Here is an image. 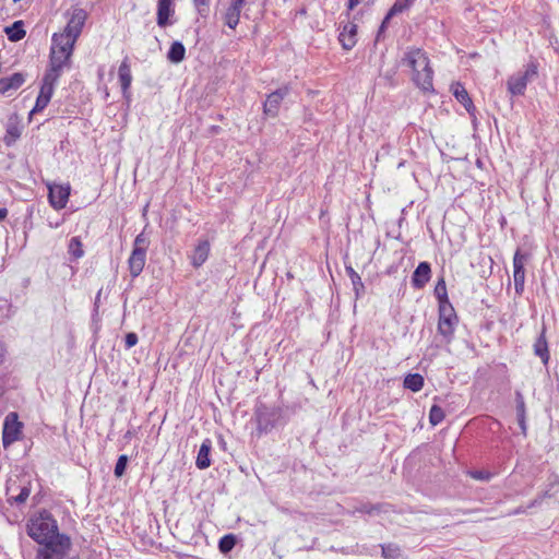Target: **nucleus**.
<instances>
[{
	"mask_svg": "<svg viewBox=\"0 0 559 559\" xmlns=\"http://www.w3.org/2000/svg\"><path fill=\"white\" fill-rule=\"evenodd\" d=\"M404 62L413 71V81L423 92L433 91V71L427 55L419 48L406 52Z\"/></svg>",
	"mask_w": 559,
	"mask_h": 559,
	"instance_id": "f257e3e1",
	"label": "nucleus"
},
{
	"mask_svg": "<svg viewBox=\"0 0 559 559\" xmlns=\"http://www.w3.org/2000/svg\"><path fill=\"white\" fill-rule=\"evenodd\" d=\"M75 41L71 38L56 33L51 38V48L49 57V70L63 73L64 69L71 67V56Z\"/></svg>",
	"mask_w": 559,
	"mask_h": 559,
	"instance_id": "f03ea898",
	"label": "nucleus"
},
{
	"mask_svg": "<svg viewBox=\"0 0 559 559\" xmlns=\"http://www.w3.org/2000/svg\"><path fill=\"white\" fill-rule=\"evenodd\" d=\"M27 534L38 544H43L55 536L60 535L58 533L57 521L47 511H43L38 516L29 520L27 524Z\"/></svg>",
	"mask_w": 559,
	"mask_h": 559,
	"instance_id": "7ed1b4c3",
	"label": "nucleus"
},
{
	"mask_svg": "<svg viewBox=\"0 0 559 559\" xmlns=\"http://www.w3.org/2000/svg\"><path fill=\"white\" fill-rule=\"evenodd\" d=\"M148 239L144 233L139 234L133 241V249L128 260L130 275L135 278L144 269Z\"/></svg>",
	"mask_w": 559,
	"mask_h": 559,
	"instance_id": "20e7f679",
	"label": "nucleus"
},
{
	"mask_svg": "<svg viewBox=\"0 0 559 559\" xmlns=\"http://www.w3.org/2000/svg\"><path fill=\"white\" fill-rule=\"evenodd\" d=\"M44 547L38 551V559H64L71 540L67 535H58L43 543Z\"/></svg>",
	"mask_w": 559,
	"mask_h": 559,
	"instance_id": "39448f33",
	"label": "nucleus"
},
{
	"mask_svg": "<svg viewBox=\"0 0 559 559\" xmlns=\"http://www.w3.org/2000/svg\"><path fill=\"white\" fill-rule=\"evenodd\" d=\"M457 321V316L452 305L439 306L438 333L443 337L447 344L451 343L453 340Z\"/></svg>",
	"mask_w": 559,
	"mask_h": 559,
	"instance_id": "423d86ee",
	"label": "nucleus"
},
{
	"mask_svg": "<svg viewBox=\"0 0 559 559\" xmlns=\"http://www.w3.org/2000/svg\"><path fill=\"white\" fill-rule=\"evenodd\" d=\"M536 75L537 67L534 63L527 64L523 72H519L508 79V92L512 96L524 95L528 82H531Z\"/></svg>",
	"mask_w": 559,
	"mask_h": 559,
	"instance_id": "0eeeda50",
	"label": "nucleus"
},
{
	"mask_svg": "<svg viewBox=\"0 0 559 559\" xmlns=\"http://www.w3.org/2000/svg\"><path fill=\"white\" fill-rule=\"evenodd\" d=\"M22 433V423L19 421L16 413L7 415L2 429V444L4 448L10 447L20 439Z\"/></svg>",
	"mask_w": 559,
	"mask_h": 559,
	"instance_id": "6e6552de",
	"label": "nucleus"
},
{
	"mask_svg": "<svg viewBox=\"0 0 559 559\" xmlns=\"http://www.w3.org/2000/svg\"><path fill=\"white\" fill-rule=\"evenodd\" d=\"M289 85H283L276 91L270 93L263 104V112L267 117L275 118L278 115L283 99L289 94Z\"/></svg>",
	"mask_w": 559,
	"mask_h": 559,
	"instance_id": "1a4fd4ad",
	"label": "nucleus"
},
{
	"mask_svg": "<svg viewBox=\"0 0 559 559\" xmlns=\"http://www.w3.org/2000/svg\"><path fill=\"white\" fill-rule=\"evenodd\" d=\"M87 19V13L83 9H74L71 13V16L68 21L67 26L64 27L63 32L60 34L71 38V41H76L78 37L80 36L82 28L85 24V21Z\"/></svg>",
	"mask_w": 559,
	"mask_h": 559,
	"instance_id": "9d476101",
	"label": "nucleus"
},
{
	"mask_svg": "<svg viewBox=\"0 0 559 559\" xmlns=\"http://www.w3.org/2000/svg\"><path fill=\"white\" fill-rule=\"evenodd\" d=\"M526 255L520 250H516L513 257V280L516 294H522L525 283V265Z\"/></svg>",
	"mask_w": 559,
	"mask_h": 559,
	"instance_id": "9b49d317",
	"label": "nucleus"
},
{
	"mask_svg": "<svg viewBox=\"0 0 559 559\" xmlns=\"http://www.w3.org/2000/svg\"><path fill=\"white\" fill-rule=\"evenodd\" d=\"M257 428L260 432L270 431L275 424L276 414L261 404L255 408Z\"/></svg>",
	"mask_w": 559,
	"mask_h": 559,
	"instance_id": "f8f14e48",
	"label": "nucleus"
},
{
	"mask_svg": "<svg viewBox=\"0 0 559 559\" xmlns=\"http://www.w3.org/2000/svg\"><path fill=\"white\" fill-rule=\"evenodd\" d=\"M70 195V187L69 186H61V185H53L49 186V202L51 206L56 210H61L66 207L68 199Z\"/></svg>",
	"mask_w": 559,
	"mask_h": 559,
	"instance_id": "ddd939ff",
	"label": "nucleus"
},
{
	"mask_svg": "<svg viewBox=\"0 0 559 559\" xmlns=\"http://www.w3.org/2000/svg\"><path fill=\"white\" fill-rule=\"evenodd\" d=\"M61 74L62 73H59V72H56L55 70L48 69L43 78L41 86H40L38 95L44 96L48 99H51V96L55 91V86H56L59 78L61 76Z\"/></svg>",
	"mask_w": 559,
	"mask_h": 559,
	"instance_id": "4468645a",
	"label": "nucleus"
},
{
	"mask_svg": "<svg viewBox=\"0 0 559 559\" xmlns=\"http://www.w3.org/2000/svg\"><path fill=\"white\" fill-rule=\"evenodd\" d=\"M357 25L348 22L343 26L340 33L338 39L342 47L346 50H350L356 45Z\"/></svg>",
	"mask_w": 559,
	"mask_h": 559,
	"instance_id": "2eb2a0df",
	"label": "nucleus"
},
{
	"mask_svg": "<svg viewBox=\"0 0 559 559\" xmlns=\"http://www.w3.org/2000/svg\"><path fill=\"white\" fill-rule=\"evenodd\" d=\"M210 242L204 239L200 240L190 255L191 264L200 267L209 258Z\"/></svg>",
	"mask_w": 559,
	"mask_h": 559,
	"instance_id": "dca6fc26",
	"label": "nucleus"
},
{
	"mask_svg": "<svg viewBox=\"0 0 559 559\" xmlns=\"http://www.w3.org/2000/svg\"><path fill=\"white\" fill-rule=\"evenodd\" d=\"M431 269L428 262H420L412 276V284L416 288H423L430 280Z\"/></svg>",
	"mask_w": 559,
	"mask_h": 559,
	"instance_id": "f3484780",
	"label": "nucleus"
},
{
	"mask_svg": "<svg viewBox=\"0 0 559 559\" xmlns=\"http://www.w3.org/2000/svg\"><path fill=\"white\" fill-rule=\"evenodd\" d=\"M119 81L123 96H128L132 83L131 67L128 57L123 59L118 70Z\"/></svg>",
	"mask_w": 559,
	"mask_h": 559,
	"instance_id": "a211bd4d",
	"label": "nucleus"
},
{
	"mask_svg": "<svg viewBox=\"0 0 559 559\" xmlns=\"http://www.w3.org/2000/svg\"><path fill=\"white\" fill-rule=\"evenodd\" d=\"M173 0H158L157 3V24L164 27L168 24L169 16L173 14Z\"/></svg>",
	"mask_w": 559,
	"mask_h": 559,
	"instance_id": "6ab92c4d",
	"label": "nucleus"
},
{
	"mask_svg": "<svg viewBox=\"0 0 559 559\" xmlns=\"http://www.w3.org/2000/svg\"><path fill=\"white\" fill-rule=\"evenodd\" d=\"M212 442L210 439H205L198 452L195 465L200 469H205L211 465L210 452H211Z\"/></svg>",
	"mask_w": 559,
	"mask_h": 559,
	"instance_id": "aec40b11",
	"label": "nucleus"
},
{
	"mask_svg": "<svg viewBox=\"0 0 559 559\" xmlns=\"http://www.w3.org/2000/svg\"><path fill=\"white\" fill-rule=\"evenodd\" d=\"M24 83V76L21 73H13L8 78L0 79V93L5 94L11 90H17Z\"/></svg>",
	"mask_w": 559,
	"mask_h": 559,
	"instance_id": "412c9836",
	"label": "nucleus"
},
{
	"mask_svg": "<svg viewBox=\"0 0 559 559\" xmlns=\"http://www.w3.org/2000/svg\"><path fill=\"white\" fill-rule=\"evenodd\" d=\"M534 354L538 356L544 365L548 364L549 360V349L548 343L545 336V329H543L540 335L537 337L534 344Z\"/></svg>",
	"mask_w": 559,
	"mask_h": 559,
	"instance_id": "4be33fe9",
	"label": "nucleus"
},
{
	"mask_svg": "<svg viewBox=\"0 0 559 559\" xmlns=\"http://www.w3.org/2000/svg\"><path fill=\"white\" fill-rule=\"evenodd\" d=\"M452 92L455 98L465 107L468 112L474 108L473 102L467 91L461 83H455L452 85Z\"/></svg>",
	"mask_w": 559,
	"mask_h": 559,
	"instance_id": "5701e85b",
	"label": "nucleus"
},
{
	"mask_svg": "<svg viewBox=\"0 0 559 559\" xmlns=\"http://www.w3.org/2000/svg\"><path fill=\"white\" fill-rule=\"evenodd\" d=\"M515 403H516V416L518 423L522 430L523 435H526V421H525V402L523 394L520 391L515 392Z\"/></svg>",
	"mask_w": 559,
	"mask_h": 559,
	"instance_id": "b1692460",
	"label": "nucleus"
},
{
	"mask_svg": "<svg viewBox=\"0 0 559 559\" xmlns=\"http://www.w3.org/2000/svg\"><path fill=\"white\" fill-rule=\"evenodd\" d=\"M186 48L180 41H174L168 50L167 58L173 63H179L185 59Z\"/></svg>",
	"mask_w": 559,
	"mask_h": 559,
	"instance_id": "393cba45",
	"label": "nucleus"
},
{
	"mask_svg": "<svg viewBox=\"0 0 559 559\" xmlns=\"http://www.w3.org/2000/svg\"><path fill=\"white\" fill-rule=\"evenodd\" d=\"M5 34L11 41H19L25 36L22 21H15L11 26L5 27Z\"/></svg>",
	"mask_w": 559,
	"mask_h": 559,
	"instance_id": "a878e982",
	"label": "nucleus"
},
{
	"mask_svg": "<svg viewBox=\"0 0 559 559\" xmlns=\"http://www.w3.org/2000/svg\"><path fill=\"white\" fill-rule=\"evenodd\" d=\"M240 13H241V11L230 3V5L227 8V10L224 14L225 24L228 27L235 29L239 23Z\"/></svg>",
	"mask_w": 559,
	"mask_h": 559,
	"instance_id": "bb28decb",
	"label": "nucleus"
},
{
	"mask_svg": "<svg viewBox=\"0 0 559 559\" xmlns=\"http://www.w3.org/2000/svg\"><path fill=\"white\" fill-rule=\"evenodd\" d=\"M22 134V129L17 122L9 121L7 124L4 142L7 145L14 143Z\"/></svg>",
	"mask_w": 559,
	"mask_h": 559,
	"instance_id": "cd10ccee",
	"label": "nucleus"
},
{
	"mask_svg": "<svg viewBox=\"0 0 559 559\" xmlns=\"http://www.w3.org/2000/svg\"><path fill=\"white\" fill-rule=\"evenodd\" d=\"M404 386L413 392H418L424 386V378L419 373L407 374L404 379Z\"/></svg>",
	"mask_w": 559,
	"mask_h": 559,
	"instance_id": "c85d7f7f",
	"label": "nucleus"
},
{
	"mask_svg": "<svg viewBox=\"0 0 559 559\" xmlns=\"http://www.w3.org/2000/svg\"><path fill=\"white\" fill-rule=\"evenodd\" d=\"M413 2L414 0H396L385 15V20H391L392 16L404 12L413 4Z\"/></svg>",
	"mask_w": 559,
	"mask_h": 559,
	"instance_id": "c756f323",
	"label": "nucleus"
},
{
	"mask_svg": "<svg viewBox=\"0 0 559 559\" xmlns=\"http://www.w3.org/2000/svg\"><path fill=\"white\" fill-rule=\"evenodd\" d=\"M68 251L75 260L84 255L83 245L79 237H72L70 239Z\"/></svg>",
	"mask_w": 559,
	"mask_h": 559,
	"instance_id": "7c9ffc66",
	"label": "nucleus"
},
{
	"mask_svg": "<svg viewBox=\"0 0 559 559\" xmlns=\"http://www.w3.org/2000/svg\"><path fill=\"white\" fill-rule=\"evenodd\" d=\"M435 295L440 305H451L448 299L447 285L443 278H440L435 287Z\"/></svg>",
	"mask_w": 559,
	"mask_h": 559,
	"instance_id": "2f4dec72",
	"label": "nucleus"
},
{
	"mask_svg": "<svg viewBox=\"0 0 559 559\" xmlns=\"http://www.w3.org/2000/svg\"><path fill=\"white\" fill-rule=\"evenodd\" d=\"M444 419V412L438 405H432L429 412V421L432 426H437Z\"/></svg>",
	"mask_w": 559,
	"mask_h": 559,
	"instance_id": "473e14b6",
	"label": "nucleus"
},
{
	"mask_svg": "<svg viewBox=\"0 0 559 559\" xmlns=\"http://www.w3.org/2000/svg\"><path fill=\"white\" fill-rule=\"evenodd\" d=\"M236 544V539L233 535H226L221 538L218 548L223 554L230 551Z\"/></svg>",
	"mask_w": 559,
	"mask_h": 559,
	"instance_id": "72a5a7b5",
	"label": "nucleus"
},
{
	"mask_svg": "<svg viewBox=\"0 0 559 559\" xmlns=\"http://www.w3.org/2000/svg\"><path fill=\"white\" fill-rule=\"evenodd\" d=\"M127 464H128V456L124 454L120 455L118 457V461L116 463L115 471H114L116 477H121L124 474Z\"/></svg>",
	"mask_w": 559,
	"mask_h": 559,
	"instance_id": "f704fd0d",
	"label": "nucleus"
},
{
	"mask_svg": "<svg viewBox=\"0 0 559 559\" xmlns=\"http://www.w3.org/2000/svg\"><path fill=\"white\" fill-rule=\"evenodd\" d=\"M49 102H50V99H48V98H46L44 96L38 95L37 98H36L35 106L31 110L29 115L32 116L34 114L43 111L47 107Z\"/></svg>",
	"mask_w": 559,
	"mask_h": 559,
	"instance_id": "c9c22d12",
	"label": "nucleus"
},
{
	"mask_svg": "<svg viewBox=\"0 0 559 559\" xmlns=\"http://www.w3.org/2000/svg\"><path fill=\"white\" fill-rule=\"evenodd\" d=\"M138 335L134 332L127 333L124 337V345L127 349H130L131 347L135 346L138 344Z\"/></svg>",
	"mask_w": 559,
	"mask_h": 559,
	"instance_id": "e433bc0d",
	"label": "nucleus"
},
{
	"mask_svg": "<svg viewBox=\"0 0 559 559\" xmlns=\"http://www.w3.org/2000/svg\"><path fill=\"white\" fill-rule=\"evenodd\" d=\"M399 554V548L392 545L382 546V555L385 558H394Z\"/></svg>",
	"mask_w": 559,
	"mask_h": 559,
	"instance_id": "4c0bfd02",
	"label": "nucleus"
},
{
	"mask_svg": "<svg viewBox=\"0 0 559 559\" xmlns=\"http://www.w3.org/2000/svg\"><path fill=\"white\" fill-rule=\"evenodd\" d=\"M469 474L474 479H478V480H489L490 479V474L488 472L473 471Z\"/></svg>",
	"mask_w": 559,
	"mask_h": 559,
	"instance_id": "58836bf2",
	"label": "nucleus"
},
{
	"mask_svg": "<svg viewBox=\"0 0 559 559\" xmlns=\"http://www.w3.org/2000/svg\"><path fill=\"white\" fill-rule=\"evenodd\" d=\"M31 490L26 487H23L20 493L14 498L16 503H23L27 500Z\"/></svg>",
	"mask_w": 559,
	"mask_h": 559,
	"instance_id": "ea45409f",
	"label": "nucleus"
},
{
	"mask_svg": "<svg viewBox=\"0 0 559 559\" xmlns=\"http://www.w3.org/2000/svg\"><path fill=\"white\" fill-rule=\"evenodd\" d=\"M374 510H378V507L364 503V504L357 507L355 512L371 514Z\"/></svg>",
	"mask_w": 559,
	"mask_h": 559,
	"instance_id": "a19ab883",
	"label": "nucleus"
},
{
	"mask_svg": "<svg viewBox=\"0 0 559 559\" xmlns=\"http://www.w3.org/2000/svg\"><path fill=\"white\" fill-rule=\"evenodd\" d=\"M193 1H194V4L198 8V11L200 13H203L204 11L207 10L210 0H193Z\"/></svg>",
	"mask_w": 559,
	"mask_h": 559,
	"instance_id": "79ce46f5",
	"label": "nucleus"
},
{
	"mask_svg": "<svg viewBox=\"0 0 559 559\" xmlns=\"http://www.w3.org/2000/svg\"><path fill=\"white\" fill-rule=\"evenodd\" d=\"M348 272H349V275L353 281L354 286H356L357 283H359L361 285L359 275L352 267L348 269Z\"/></svg>",
	"mask_w": 559,
	"mask_h": 559,
	"instance_id": "37998d69",
	"label": "nucleus"
},
{
	"mask_svg": "<svg viewBox=\"0 0 559 559\" xmlns=\"http://www.w3.org/2000/svg\"><path fill=\"white\" fill-rule=\"evenodd\" d=\"M247 2L248 0H233L231 4L241 11V9Z\"/></svg>",
	"mask_w": 559,
	"mask_h": 559,
	"instance_id": "c03bdc74",
	"label": "nucleus"
},
{
	"mask_svg": "<svg viewBox=\"0 0 559 559\" xmlns=\"http://www.w3.org/2000/svg\"><path fill=\"white\" fill-rule=\"evenodd\" d=\"M361 0H348L347 8L348 10H353L356 5L360 3Z\"/></svg>",
	"mask_w": 559,
	"mask_h": 559,
	"instance_id": "a18cd8bd",
	"label": "nucleus"
},
{
	"mask_svg": "<svg viewBox=\"0 0 559 559\" xmlns=\"http://www.w3.org/2000/svg\"><path fill=\"white\" fill-rule=\"evenodd\" d=\"M8 215V210L5 207L0 209V222L3 221Z\"/></svg>",
	"mask_w": 559,
	"mask_h": 559,
	"instance_id": "49530a36",
	"label": "nucleus"
},
{
	"mask_svg": "<svg viewBox=\"0 0 559 559\" xmlns=\"http://www.w3.org/2000/svg\"><path fill=\"white\" fill-rule=\"evenodd\" d=\"M385 25L384 23H381L380 27H379V32H378V35H377V40L380 38L381 34L384 32L385 29Z\"/></svg>",
	"mask_w": 559,
	"mask_h": 559,
	"instance_id": "de8ad7c7",
	"label": "nucleus"
},
{
	"mask_svg": "<svg viewBox=\"0 0 559 559\" xmlns=\"http://www.w3.org/2000/svg\"><path fill=\"white\" fill-rule=\"evenodd\" d=\"M523 510L521 508L514 510L511 514H519V513H522Z\"/></svg>",
	"mask_w": 559,
	"mask_h": 559,
	"instance_id": "09e8293b",
	"label": "nucleus"
},
{
	"mask_svg": "<svg viewBox=\"0 0 559 559\" xmlns=\"http://www.w3.org/2000/svg\"><path fill=\"white\" fill-rule=\"evenodd\" d=\"M2 304H3V306H4V307H7V309L9 310V305H8L7 300H2Z\"/></svg>",
	"mask_w": 559,
	"mask_h": 559,
	"instance_id": "8fccbe9b",
	"label": "nucleus"
},
{
	"mask_svg": "<svg viewBox=\"0 0 559 559\" xmlns=\"http://www.w3.org/2000/svg\"><path fill=\"white\" fill-rule=\"evenodd\" d=\"M100 293H102V292L99 290V292H98V294H97L96 302H97V301H99Z\"/></svg>",
	"mask_w": 559,
	"mask_h": 559,
	"instance_id": "3c124183",
	"label": "nucleus"
},
{
	"mask_svg": "<svg viewBox=\"0 0 559 559\" xmlns=\"http://www.w3.org/2000/svg\"><path fill=\"white\" fill-rule=\"evenodd\" d=\"M389 21H390V20H385V19H384V20L382 21V23H384V25L386 26V24H388V22H389Z\"/></svg>",
	"mask_w": 559,
	"mask_h": 559,
	"instance_id": "603ef678",
	"label": "nucleus"
},
{
	"mask_svg": "<svg viewBox=\"0 0 559 559\" xmlns=\"http://www.w3.org/2000/svg\"><path fill=\"white\" fill-rule=\"evenodd\" d=\"M536 503H537V500H534V501L531 503V506H530V507H533V506H535Z\"/></svg>",
	"mask_w": 559,
	"mask_h": 559,
	"instance_id": "864d4df0",
	"label": "nucleus"
}]
</instances>
